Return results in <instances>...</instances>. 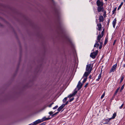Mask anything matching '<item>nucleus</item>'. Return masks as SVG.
I'll use <instances>...</instances> for the list:
<instances>
[{"instance_id":"33","label":"nucleus","mask_w":125,"mask_h":125,"mask_svg":"<svg viewBox=\"0 0 125 125\" xmlns=\"http://www.w3.org/2000/svg\"><path fill=\"white\" fill-rule=\"evenodd\" d=\"M46 123L45 122H43L42 123L40 124V125H45L46 124Z\"/></svg>"},{"instance_id":"11","label":"nucleus","mask_w":125,"mask_h":125,"mask_svg":"<svg viewBox=\"0 0 125 125\" xmlns=\"http://www.w3.org/2000/svg\"><path fill=\"white\" fill-rule=\"evenodd\" d=\"M91 73V71L85 72L83 76L85 77H87Z\"/></svg>"},{"instance_id":"29","label":"nucleus","mask_w":125,"mask_h":125,"mask_svg":"<svg viewBox=\"0 0 125 125\" xmlns=\"http://www.w3.org/2000/svg\"><path fill=\"white\" fill-rule=\"evenodd\" d=\"M107 42V39H105V41L104 43V44L105 45L106 44Z\"/></svg>"},{"instance_id":"4","label":"nucleus","mask_w":125,"mask_h":125,"mask_svg":"<svg viewBox=\"0 0 125 125\" xmlns=\"http://www.w3.org/2000/svg\"><path fill=\"white\" fill-rule=\"evenodd\" d=\"M117 64H115L112 66L111 69L110 70V72L111 73L112 72H114L116 69Z\"/></svg>"},{"instance_id":"48","label":"nucleus","mask_w":125,"mask_h":125,"mask_svg":"<svg viewBox=\"0 0 125 125\" xmlns=\"http://www.w3.org/2000/svg\"><path fill=\"white\" fill-rule=\"evenodd\" d=\"M69 41L70 42H71V40L70 39H69Z\"/></svg>"},{"instance_id":"26","label":"nucleus","mask_w":125,"mask_h":125,"mask_svg":"<svg viewBox=\"0 0 125 125\" xmlns=\"http://www.w3.org/2000/svg\"><path fill=\"white\" fill-rule=\"evenodd\" d=\"M73 96V95L72 94H70V95H69L68 96H67V98L68 97L69 98H71V97H72V96Z\"/></svg>"},{"instance_id":"24","label":"nucleus","mask_w":125,"mask_h":125,"mask_svg":"<svg viewBox=\"0 0 125 125\" xmlns=\"http://www.w3.org/2000/svg\"><path fill=\"white\" fill-rule=\"evenodd\" d=\"M124 76H122L121 78L120 81V83H121L123 81V79H124Z\"/></svg>"},{"instance_id":"34","label":"nucleus","mask_w":125,"mask_h":125,"mask_svg":"<svg viewBox=\"0 0 125 125\" xmlns=\"http://www.w3.org/2000/svg\"><path fill=\"white\" fill-rule=\"evenodd\" d=\"M86 80H87V78H84L83 80V83L85 82L86 81Z\"/></svg>"},{"instance_id":"35","label":"nucleus","mask_w":125,"mask_h":125,"mask_svg":"<svg viewBox=\"0 0 125 125\" xmlns=\"http://www.w3.org/2000/svg\"><path fill=\"white\" fill-rule=\"evenodd\" d=\"M68 103H69V101H68L66 102L65 103V104H63L65 105H65L67 104Z\"/></svg>"},{"instance_id":"5","label":"nucleus","mask_w":125,"mask_h":125,"mask_svg":"<svg viewBox=\"0 0 125 125\" xmlns=\"http://www.w3.org/2000/svg\"><path fill=\"white\" fill-rule=\"evenodd\" d=\"M41 122L40 119L38 120L33 122L34 125H36L39 124Z\"/></svg>"},{"instance_id":"36","label":"nucleus","mask_w":125,"mask_h":125,"mask_svg":"<svg viewBox=\"0 0 125 125\" xmlns=\"http://www.w3.org/2000/svg\"><path fill=\"white\" fill-rule=\"evenodd\" d=\"M124 105V104H123L122 105H121L119 107V108L120 109H121L122 108V107Z\"/></svg>"},{"instance_id":"1","label":"nucleus","mask_w":125,"mask_h":125,"mask_svg":"<svg viewBox=\"0 0 125 125\" xmlns=\"http://www.w3.org/2000/svg\"><path fill=\"white\" fill-rule=\"evenodd\" d=\"M98 51H96L91 53L90 54V57L93 59L95 58L97 54Z\"/></svg>"},{"instance_id":"31","label":"nucleus","mask_w":125,"mask_h":125,"mask_svg":"<svg viewBox=\"0 0 125 125\" xmlns=\"http://www.w3.org/2000/svg\"><path fill=\"white\" fill-rule=\"evenodd\" d=\"M58 105H56V106H55V107H54L53 108V109H57L58 108Z\"/></svg>"},{"instance_id":"19","label":"nucleus","mask_w":125,"mask_h":125,"mask_svg":"<svg viewBox=\"0 0 125 125\" xmlns=\"http://www.w3.org/2000/svg\"><path fill=\"white\" fill-rule=\"evenodd\" d=\"M46 117H44L42 118L41 119H40L41 122H43L44 121H46V120H45V119H46Z\"/></svg>"},{"instance_id":"17","label":"nucleus","mask_w":125,"mask_h":125,"mask_svg":"<svg viewBox=\"0 0 125 125\" xmlns=\"http://www.w3.org/2000/svg\"><path fill=\"white\" fill-rule=\"evenodd\" d=\"M119 89H120V87H119L118 88H117V89L115 91L114 94V95H115L117 94V92H118V90Z\"/></svg>"},{"instance_id":"45","label":"nucleus","mask_w":125,"mask_h":125,"mask_svg":"<svg viewBox=\"0 0 125 125\" xmlns=\"http://www.w3.org/2000/svg\"><path fill=\"white\" fill-rule=\"evenodd\" d=\"M101 11H104V8L103 7V9H102V10Z\"/></svg>"},{"instance_id":"13","label":"nucleus","mask_w":125,"mask_h":125,"mask_svg":"<svg viewBox=\"0 0 125 125\" xmlns=\"http://www.w3.org/2000/svg\"><path fill=\"white\" fill-rule=\"evenodd\" d=\"M102 9H103V7H101L99 6L98 7H97V11L98 12H100L102 10Z\"/></svg>"},{"instance_id":"27","label":"nucleus","mask_w":125,"mask_h":125,"mask_svg":"<svg viewBox=\"0 0 125 125\" xmlns=\"http://www.w3.org/2000/svg\"><path fill=\"white\" fill-rule=\"evenodd\" d=\"M58 113V112H57L55 114L52 115V117H54V116L56 115Z\"/></svg>"},{"instance_id":"51","label":"nucleus","mask_w":125,"mask_h":125,"mask_svg":"<svg viewBox=\"0 0 125 125\" xmlns=\"http://www.w3.org/2000/svg\"><path fill=\"white\" fill-rule=\"evenodd\" d=\"M116 100H117H117H119V99H116Z\"/></svg>"},{"instance_id":"43","label":"nucleus","mask_w":125,"mask_h":125,"mask_svg":"<svg viewBox=\"0 0 125 125\" xmlns=\"http://www.w3.org/2000/svg\"><path fill=\"white\" fill-rule=\"evenodd\" d=\"M92 77V76L91 75H90L89 76V78L90 79H91V78Z\"/></svg>"},{"instance_id":"30","label":"nucleus","mask_w":125,"mask_h":125,"mask_svg":"<svg viewBox=\"0 0 125 125\" xmlns=\"http://www.w3.org/2000/svg\"><path fill=\"white\" fill-rule=\"evenodd\" d=\"M104 29L103 31L101 32V35H102L103 36V35H104Z\"/></svg>"},{"instance_id":"52","label":"nucleus","mask_w":125,"mask_h":125,"mask_svg":"<svg viewBox=\"0 0 125 125\" xmlns=\"http://www.w3.org/2000/svg\"><path fill=\"white\" fill-rule=\"evenodd\" d=\"M105 0V1H107V0Z\"/></svg>"},{"instance_id":"32","label":"nucleus","mask_w":125,"mask_h":125,"mask_svg":"<svg viewBox=\"0 0 125 125\" xmlns=\"http://www.w3.org/2000/svg\"><path fill=\"white\" fill-rule=\"evenodd\" d=\"M106 11H104V14L103 15V16L105 17L106 16Z\"/></svg>"},{"instance_id":"44","label":"nucleus","mask_w":125,"mask_h":125,"mask_svg":"<svg viewBox=\"0 0 125 125\" xmlns=\"http://www.w3.org/2000/svg\"><path fill=\"white\" fill-rule=\"evenodd\" d=\"M100 45H101V44L102 45V44H103V42H102L101 41H100Z\"/></svg>"},{"instance_id":"25","label":"nucleus","mask_w":125,"mask_h":125,"mask_svg":"<svg viewBox=\"0 0 125 125\" xmlns=\"http://www.w3.org/2000/svg\"><path fill=\"white\" fill-rule=\"evenodd\" d=\"M124 88V85H123L121 87V89H120V91L121 92L122 91V90Z\"/></svg>"},{"instance_id":"8","label":"nucleus","mask_w":125,"mask_h":125,"mask_svg":"<svg viewBox=\"0 0 125 125\" xmlns=\"http://www.w3.org/2000/svg\"><path fill=\"white\" fill-rule=\"evenodd\" d=\"M103 37V35H101V34H99L97 37V40L98 42H99V43L100 42V40L101 38Z\"/></svg>"},{"instance_id":"22","label":"nucleus","mask_w":125,"mask_h":125,"mask_svg":"<svg viewBox=\"0 0 125 125\" xmlns=\"http://www.w3.org/2000/svg\"><path fill=\"white\" fill-rule=\"evenodd\" d=\"M105 92H104L101 97V99H102L105 96Z\"/></svg>"},{"instance_id":"3","label":"nucleus","mask_w":125,"mask_h":125,"mask_svg":"<svg viewBox=\"0 0 125 125\" xmlns=\"http://www.w3.org/2000/svg\"><path fill=\"white\" fill-rule=\"evenodd\" d=\"M100 0L101 1H100V0H97L96 1V4L98 7L102 6L104 5L103 2L102 1V0Z\"/></svg>"},{"instance_id":"7","label":"nucleus","mask_w":125,"mask_h":125,"mask_svg":"<svg viewBox=\"0 0 125 125\" xmlns=\"http://www.w3.org/2000/svg\"><path fill=\"white\" fill-rule=\"evenodd\" d=\"M116 23V18H115L112 22V24L113 25V26L114 28H115V27Z\"/></svg>"},{"instance_id":"49","label":"nucleus","mask_w":125,"mask_h":125,"mask_svg":"<svg viewBox=\"0 0 125 125\" xmlns=\"http://www.w3.org/2000/svg\"><path fill=\"white\" fill-rule=\"evenodd\" d=\"M108 124V123H104V124Z\"/></svg>"},{"instance_id":"10","label":"nucleus","mask_w":125,"mask_h":125,"mask_svg":"<svg viewBox=\"0 0 125 125\" xmlns=\"http://www.w3.org/2000/svg\"><path fill=\"white\" fill-rule=\"evenodd\" d=\"M64 106L65 105L62 104L57 109V110L59 112H60L62 108H63Z\"/></svg>"},{"instance_id":"23","label":"nucleus","mask_w":125,"mask_h":125,"mask_svg":"<svg viewBox=\"0 0 125 125\" xmlns=\"http://www.w3.org/2000/svg\"><path fill=\"white\" fill-rule=\"evenodd\" d=\"M67 99V97H65V98H64V99L63 100V102L64 103L65 102H66V101Z\"/></svg>"},{"instance_id":"39","label":"nucleus","mask_w":125,"mask_h":125,"mask_svg":"<svg viewBox=\"0 0 125 125\" xmlns=\"http://www.w3.org/2000/svg\"><path fill=\"white\" fill-rule=\"evenodd\" d=\"M53 104V103H52L51 104H50L49 106H48L49 107H51L52 105Z\"/></svg>"},{"instance_id":"14","label":"nucleus","mask_w":125,"mask_h":125,"mask_svg":"<svg viewBox=\"0 0 125 125\" xmlns=\"http://www.w3.org/2000/svg\"><path fill=\"white\" fill-rule=\"evenodd\" d=\"M99 42L96 41L95 44L94 45V47H98L99 45V44L98 43Z\"/></svg>"},{"instance_id":"42","label":"nucleus","mask_w":125,"mask_h":125,"mask_svg":"<svg viewBox=\"0 0 125 125\" xmlns=\"http://www.w3.org/2000/svg\"><path fill=\"white\" fill-rule=\"evenodd\" d=\"M115 95H114H114H113V96L112 97V98L111 99L112 100H113V99H114V98L115 97Z\"/></svg>"},{"instance_id":"12","label":"nucleus","mask_w":125,"mask_h":125,"mask_svg":"<svg viewBox=\"0 0 125 125\" xmlns=\"http://www.w3.org/2000/svg\"><path fill=\"white\" fill-rule=\"evenodd\" d=\"M97 26L98 27V29L99 31H100L102 28L101 24L99 23L97 24Z\"/></svg>"},{"instance_id":"16","label":"nucleus","mask_w":125,"mask_h":125,"mask_svg":"<svg viewBox=\"0 0 125 125\" xmlns=\"http://www.w3.org/2000/svg\"><path fill=\"white\" fill-rule=\"evenodd\" d=\"M101 77V73H100L99 74V76L98 77V78L96 79V81H99V80L100 79Z\"/></svg>"},{"instance_id":"20","label":"nucleus","mask_w":125,"mask_h":125,"mask_svg":"<svg viewBox=\"0 0 125 125\" xmlns=\"http://www.w3.org/2000/svg\"><path fill=\"white\" fill-rule=\"evenodd\" d=\"M116 9V7H115L114 9V10L113 11V14H114L115 13Z\"/></svg>"},{"instance_id":"18","label":"nucleus","mask_w":125,"mask_h":125,"mask_svg":"<svg viewBox=\"0 0 125 125\" xmlns=\"http://www.w3.org/2000/svg\"><path fill=\"white\" fill-rule=\"evenodd\" d=\"M123 2H121V3L120 4L119 6V7H118V9H117L118 10H119L121 8V6L123 5Z\"/></svg>"},{"instance_id":"21","label":"nucleus","mask_w":125,"mask_h":125,"mask_svg":"<svg viewBox=\"0 0 125 125\" xmlns=\"http://www.w3.org/2000/svg\"><path fill=\"white\" fill-rule=\"evenodd\" d=\"M77 93V91H74L73 93L72 94L73 96L74 95Z\"/></svg>"},{"instance_id":"46","label":"nucleus","mask_w":125,"mask_h":125,"mask_svg":"<svg viewBox=\"0 0 125 125\" xmlns=\"http://www.w3.org/2000/svg\"><path fill=\"white\" fill-rule=\"evenodd\" d=\"M109 22H110V19H108V24H109Z\"/></svg>"},{"instance_id":"37","label":"nucleus","mask_w":125,"mask_h":125,"mask_svg":"<svg viewBox=\"0 0 125 125\" xmlns=\"http://www.w3.org/2000/svg\"><path fill=\"white\" fill-rule=\"evenodd\" d=\"M53 112L52 111L50 112L49 113V114L50 115H52V114H53Z\"/></svg>"},{"instance_id":"15","label":"nucleus","mask_w":125,"mask_h":125,"mask_svg":"<svg viewBox=\"0 0 125 125\" xmlns=\"http://www.w3.org/2000/svg\"><path fill=\"white\" fill-rule=\"evenodd\" d=\"M116 115V113H114L113 114V116L112 117L109 119V120L112 119H114Z\"/></svg>"},{"instance_id":"38","label":"nucleus","mask_w":125,"mask_h":125,"mask_svg":"<svg viewBox=\"0 0 125 125\" xmlns=\"http://www.w3.org/2000/svg\"><path fill=\"white\" fill-rule=\"evenodd\" d=\"M102 47V45H101V44L100 45L99 47V48L100 49H101Z\"/></svg>"},{"instance_id":"53","label":"nucleus","mask_w":125,"mask_h":125,"mask_svg":"<svg viewBox=\"0 0 125 125\" xmlns=\"http://www.w3.org/2000/svg\"><path fill=\"white\" fill-rule=\"evenodd\" d=\"M124 125H125V124Z\"/></svg>"},{"instance_id":"50","label":"nucleus","mask_w":125,"mask_h":125,"mask_svg":"<svg viewBox=\"0 0 125 125\" xmlns=\"http://www.w3.org/2000/svg\"><path fill=\"white\" fill-rule=\"evenodd\" d=\"M115 41L114 42L113 44L114 45L115 44Z\"/></svg>"},{"instance_id":"9","label":"nucleus","mask_w":125,"mask_h":125,"mask_svg":"<svg viewBox=\"0 0 125 125\" xmlns=\"http://www.w3.org/2000/svg\"><path fill=\"white\" fill-rule=\"evenodd\" d=\"M99 22H102L104 21V19L103 16L102 15L100 16L99 18Z\"/></svg>"},{"instance_id":"47","label":"nucleus","mask_w":125,"mask_h":125,"mask_svg":"<svg viewBox=\"0 0 125 125\" xmlns=\"http://www.w3.org/2000/svg\"><path fill=\"white\" fill-rule=\"evenodd\" d=\"M123 67H125V64H124L123 65Z\"/></svg>"},{"instance_id":"28","label":"nucleus","mask_w":125,"mask_h":125,"mask_svg":"<svg viewBox=\"0 0 125 125\" xmlns=\"http://www.w3.org/2000/svg\"><path fill=\"white\" fill-rule=\"evenodd\" d=\"M74 99V98H71L70 99V100H69V102H71L72 101H73Z\"/></svg>"},{"instance_id":"41","label":"nucleus","mask_w":125,"mask_h":125,"mask_svg":"<svg viewBox=\"0 0 125 125\" xmlns=\"http://www.w3.org/2000/svg\"><path fill=\"white\" fill-rule=\"evenodd\" d=\"M88 83H86L85 84V85L84 86V87H87V86L88 85Z\"/></svg>"},{"instance_id":"6","label":"nucleus","mask_w":125,"mask_h":125,"mask_svg":"<svg viewBox=\"0 0 125 125\" xmlns=\"http://www.w3.org/2000/svg\"><path fill=\"white\" fill-rule=\"evenodd\" d=\"M82 84L80 83V81H79L77 86V87L78 88V90L80 89L82 87Z\"/></svg>"},{"instance_id":"2","label":"nucleus","mask_w":125,"mask_h":125,"mask_svg":"<svg viewBox=\"0 0 125 125\" xmlns=\"http://www.w3.org/2000/svg\"><path fill=\"white\" fill-rule=\"evenodd\" d=\"M91 64H89L87 65L86 68V70L87 72L91 71V72L92 71V66L91 67Z\"/></svg>"},{"instance_id":"40","label":"nucleus","mask_w":125,"mask_h":125,"mask_svg":"<svg viewBox=\"0 0 125 125\" xmlns=\"http://www.w3.org/2000/svg\"><path fill=\"white\" fill-rule=\"evenodd\" d=\"M50 119V118H49V117L46 118V119H45V120H46V121H47V120H49Z\"/></svg>"}]
</instances>
